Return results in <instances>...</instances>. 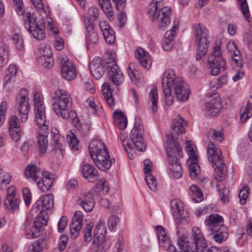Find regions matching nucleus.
Masks as SVG:
<instances>
[{
    "instance_id": "nucleus-1",
    "label": "nucleus",
    "mask_w": 252,
    "mask_h": 252,
    "mask_svg": "<svg viewBox=\"0 0 252 252\" xmlns=\"http://www.w3.org/2000/svg\"><path fill=\"white\" fill-rule=\"evenodd\" d=\"M107 66L109 82L103 84L101 92L109 106L113 108L115 106V101L112 95L110 85H114L119 89V86L123 84L124 78L121 70L114 59H111L107 62Z\"/></svg>"
},
{
    "instance_id": "nucleus-2",
    "label": "nucleus",
    "mask_w": 252,
    "mask_h": 252,
    "mask_svg": "<svg viewBox=\"0 0 252 252\" xmlns=\"http://www.w3.org/2000/svg\"><path fill=\"white\" fill-rule=\"evenodd\" d=\"M89 151L96 167L102 171L108 170L111 166L112 162H115L114 158H110L108 150L101 141L93 140L89 145Z\"/></svg>"
},
{
    "instance_id": "nucleus-3",
    "label": "nucleus",
    "mask_w": 252,
    "mask_h": 252,
    "mask_svg": "<svg viewBox=\"0 0 252 252\" xmlns=\"http://www.w3.org/2000/svg\"><path fill=\"white\" fill-rule=\"evenodd\" d=\"M171 14L170 7L163 6V0H152L147 11L151 20L161 29H165L170 23Z\"/></svg>"
},
{
    "instance_id": "nucleus-4",
    "label": "nucleus",
    "mask_w": 252,
    "mask_h": 252,
    "mask_svg": "<svg viewBox=\"0 0 252 252\" xmlns=\"http://www.w3.org/2000/svg\"><path fill=\"white\" fill-rule=\"evenodd\" d=\"M208 158L212 167H215L214 176L216 180L221 181L225 178L227 168L222 158L221 150L212 142L207 146Z\"/></svg>"
},
{
    "instance_id": "nucleus-5",
    "label": "nucleus",
    "mask_w": 252,
    "mask_h": 252,
    "mask_svg": "<svg viewBox=\"0 0 252 252\" xmlns=\"http://www.w3.org/2000/svg\"><path fill=\"white\" fill-rule=\"evenodd\" d=\"M165 147L170 171L174 177L179 178L182 175V167L178 160L182 157V148L174 139L168 141Z\"/></svg>"
},
{
    "instance_id": "nucleus-6",
    "label": "nucleus",
    "mask_w": 252,
    "mask_h": 252,
    "mask_svg": "<svg viewBox=\"0 0 252 252\" xmlns=\"http://www.w3.org/2000/svg\"><path fill=\"white\" fill-rule=\"evenodd\" d=\"M208 62L212 75L219 74L221 69H225L226 62L222 56L220 41L214 43L212 55L208 58Z\"/></svg>"
},
{
    "instance_id": "nucleus-7",
    "label": "nucleus",
    "mask_w": 252,
    "mask_h": 252,
    "mask_svg": "<svg viewBox=\"0 0 252 252\" xmlns=\"http://www.w3.org/2000/svg\"><path fill=\"white\" fill-rule=\"evenodd\" d=\"M195 38L197 42L196 59L199 61L205 57L208 51V31L205 27L199 24L195 26Z\"/></svg>"
},
{
    "instance_id": "nucleus-8",
    "label": "nucleus",
    "mask_w": 252,
    "mask_h": 252,
    "mask_svg": "<svg viewBox=\"0 0 252 252\" xmlns=\"http://www.w3.org/2000/svg\"><path fill=\"white\" fill-rule=\"evenodd\" d=\"M15 107L19 112L20 117V122L25 123L28 119V115L30 111L27 90L25 89L20 90L16 98Z\"/></svg>"
},
{
    "instance_id": "nucleus-9",
    "label": "nucleus",
    "mask_w": 252,
    "mask_h": 252,
    "mask_svg": "<svg viewBox=\"0 0 252 252\" xmlns=\"http://www.w3.org/2000/svg\"><path fill=\"white\" fill-rule=\"evenodd\" d=\"M53 206V196L52 194H49L41 196L34 204L32 210H35L38 213L37 216H39V218H44L42 223L46 225L47 224L46 220L47 213L46 211L52 209Z\"/></svg>"
},
{
    "instance_id": "nucleus-10",
    "label": "nucleus",
    "mask_w": 252,
    "mask_h": 252,
    "mask_svg": "<svg viewBox=\"0 0 252 252\" xmlns=\"http://www.w3.org/2000/svg\"><path fill=\"white\" fill-rule=\"evenodd\" d=\"M99 186V187L92 189L89 192L84 195L82 199L81 198L78 200V203L80 204L86 212H91L93 210L94 207L93 196L98 195L97 192L99 189H102L105 192H108L109 189L106 185V182L105 180H101V184H100Z\"/></svg>"
},
{
    "instance_id": "nucleus-11",
    "label": "nucleus",
    "mask_w": 252,
    "mask_h": 252,
    "mask_svg": "<svg viewBox=\"0 0 252 252\" xmlns=\"http://www.w3.org/2000/svg\"><path fill=\"white\" fill-rule=\"evenodd\" d=\"M33 101L34 105L35 122L38 126H41L44 130L47 129V125L43 97L39 93H36L33 95Z\"/></svg>"
},
{
    "instance_id": "nucleus-12",
    "label": "nucleus",
    "mask_w": 252,
    "mask_h": 252,
    "mask_svg": "<svg viewBox=\"0 0 252 252\" xmlns=\"http://www.w3.org/2000/svg\"><path fill=\"white\" fill-rule=\"evenodd\" d=\"M173 76L170 77L168 75L169 78H172L169 79V81L171 82V87L175 92L176 98L179 101H187L190 93V90L184 85L182 79L176 77L174 70Z\"/></svg>"
},
{
    "instance_id": "nucleus-13",
    "label": "nucleus",
    "mask_w": 252,
    "mask_h": 252,
    "mask_svg": "<svg viewBox=\"0 0 252 252\" xmlns=\"http://www.w3.org/2000/svg\"><path fill=\"white\" fill-rule=\"evenodd\" d=\"M53 108L55 113L60 117L67 121L75 120L77 118L76 113L72 110H69V100H55L53 104Z\"/></svg>"
},
{
    "instance_id": "nucleus-14",
    "label": "nucleus",
    "mask_w": 252,
    "mask_h": 252,
    "mask_svg": "<svg viewBox=\"0 0 252 252\" xmlns=\"http://www.w3.org/2000/svg\"><path fill=\"white\" fill-rule=\"evenodd\" d=\"M171 207L176 223L178 225L188 223V214L187 211L184 209L183 203L179 200L173 199L171 201Z\"/></svg>"
},
{
    "instance_id": "nucleus-15",
    "label": "nucleus",
    "mask_w": 252,
    "mask_h": 252,
    "mask_svg": "<svg viewBox=\"0 0 252 252\" xmlns=\"http://www.w3.org/2000/svg\"><path fill=\"white\" fill-rule=\"evenodd\" d=\"M192 232L197 252H220V251L215 247L207 248L205 239L198 227H193Z\"/></svg>"
},
{
    "instance_id": "nucleus-16",
    "label": "nucleus",
    "mask_w": 252,
    "mask_h": 252,
    "mask_svg": "<svg viewBox=\"0 0 252 252\" xmlns=\"http://www.w3.org/2000/svg\"><path fill=\"white\" fill-rule=\"evenodd\" d=\"M169 76H173V69H168L166 70L163 74L162 79V88L163 93L164 95V99L166 105L170 106L173 102V96L171 94L172 89L171 87V83L169 81Z\"/></svg>"
},
{
    "instance_id": "nucleus-17",
    "label": "nucleus",
    "mask_w": 252,
    "mask_h": 252,
    "mask_svg": "<svg viewBox=\"0 0 252 252\" xmlns=\"http://www.w3.org/2000/svg\"><path fill=\"white\" fill-rule=\"evenodd\" d=\"M61 74L65 79L70 81L76 76V68L72 61L66 57L63 58L61 60Z\"/></svg>"
},
{
    "instance_id": "nucleus-18",
    "label": "nucleus",
    "mask_w": 252,
    "mask_h": 252,
    "mask_svg": "<svg viewBox=\"0 0 252 252\" xmlns=\"http://www.w3.org/2000/svg\"><path fill=\"white\" fill-rule=\"evenodd\" d=\"M144 172L145 174V180L149 189L154 192L158 190L157 181L151 171L154 169L152 162L149 159L144 160Z\"/></svg>"
},
{
    "instance_id": "nucleus-19",
    "label": "nucleus",
    "mask_w": 252,
    "mask_h": 252,
    "mask_svg": "<svg viewBox=\"0 0 252 252\" xmlns=\"http://www.w3.org/2000/svg\"><path fill=\"white\" fill-rule=\"evenodd\" d=\"M8 129L9 134L12 139L18 141L21 137V127L18 124V118L15 115H11L8 119Z\"/></svg>"
},
{
    "instance_id": "nucleus-20",
    "label": "nucleus",
    "mask_w": 252,
    "mask_h": 252,
    "mask_svg": "<svg viewBox=\"0 0 252 252\" xmlns=\"http://www.w3.org/2000/svg\"><path fill=\"white\" fill-rule=\"evenodd\" d=\"M84 23L87 31L86 34L87 45L96 44L98 42L99 38L97 33L94 28L93 24L87 18L84 19Z\"/></svg>"
},
{
    "instance_id": "nucleus-21",
    "label": "nucleus",
    "mask_w": 252,
    "mask_h": 252,
    "mask_svg": "<svg viewBox=\"0 0 252 252\" xmlns=\"http://www.w3.org/2000/svg\"><path fill=\"white\" fill-rule=\"evenodd\" d=\"M187 122L185 121L183 119L179 116L176 119H174L173 121L172 125V130L171 132V135L170 137L167 139L166 143L169 141H171L172 139H174L179 145V143L177 141V139L175 136V134L177 133L182 134L185 131L184 126L186 125Z\"/></svg>"
},
{
    "instance_id": "nucleus-22",
    "label": "nucleus",
    "mask_w": 252,
    "mask_h": 252,
    "mask_svg": "<svg viewBox=\"0 0 252 252\" xmlns=\"http://www.w3.org/2000/svg\"><path fill=\"white\" fill-rule=\"evenodd\" d=\"M106 234V229L104 226L101 224H99L95 226L93 239V244L96 247H101L104 246L106 242H110L109 240L105 239Z\"/></svg>"
},
{
    "instance_id": "nucleus-23",
    "label": "nucleus",
    "mask_w": 252,
    "mask_h": 252,
    "mask_svg": "<svg viewBox=\"0 0 252 252\" xmlns=\"http://www.w3.org/2000/svg\"><path fill=\"white\" fill-rule=\"evenodd\" d=\"M54 175L47 171H44L41 178L38 179L36 183L38 188L43 192L48 191L54 183Z\"/></svg>"
},
{
    "instance_id": "nucleus-24",
    "label": "nucleus",
    "mask_w": 252,
    "mask_h": 252,
    "mask_svg": "<svg viewBox=\"0 0 252 252\" xmlns=\"http://www.w3.org/2000/svg\"><path fill=\"white\" fill-rule=\"evenodd\" d=\"M228 54L231 56L233 63L237 67H242L243 65L241 52L238 50L236 43L233 41L228 42L226 45Z\"/></svg>"
},
{
    "instance_id": "nucleus-25",
    "label": "nucleus",
    "mask_w": 252,
    "mask_h": 252,
    "mask_svg": "<svg viewBox=\"0 0 252 252\" xmlns=\"http://www.w3.org/2000/svg\"><path fill=\"white\" fill-rule=\"evenodd\" d=\"M205 110L209 115L215 116L218 114L222 108L221 99L219 96H216L205 103Z\"/></svg>"
},
{
    "instance_id": "nucleus-26",
    "label": "nucleus",
    "mask_w": 252,
    "mask_h": 252,
    "mask_svg": "<svg viewBox=\"0 0 252 252\" xmlns=\"http://www.w3.org/2000/svg\"><path fill=\"white\" fill-rule=\"evenodd\" d=\"M81 171L83 177L90 182H94L98 178L97 170L91 164L87 163L82 164Z\"/></svg>"
},
{
    "instance_id": "nucleus-27",
    "label": "nucleus",
    "mask_w": 252,
    "mask_h": 252,
    "mask_svg": "<svg viewBox=\"0 0 252 252\" xmlns=\"http://www.w3.org/2000/svg\"><path fill=\"white\" fill-rule=\"evenodd\" d=\"M90 70L96 79H99L104 74V70L100 58L95 57L90 63Z\"/></svg>"
},
{
    "instance_id": "nucleus-28",
    "label": "nucleus",
    "mask_w": 252,
    "mask_h": 252,
    "mask_svg": "<svg viewBox=\"0 0 252 252\" xmlns=\"http://www.w3.org/2000/svg\"><path fill=\"white\" fill-rule=\"evenodd\" d=\"M223 221V219L220 215L217 214L210 215L205 220L207 232H212L213 230L218 229L221 227V226H224L221 224V222H222Z\"/></svg>"
},
{
    "instance_id": "nucleus-29",
    "label": "nucleus",
    "mask_w": 252,
    "mask_h": 252,
    "mask_svg": "<svg viewBox=\"0 0 252 252\" xmlns=\"http://www.w3.org/2000/svg\"><path fill=\"white\" fill-rule=\"evenodd\" d=\"M44 171L35 165L30 164L25 169V176L26 178L31 182H35L38 179L41 178Z\"/></svg>"
},
{
    "instance_id": "nucleus-30",
    "label": "nucleus",
    "mask_w": 252,
    "mask_h": 252,
    "mask_svg": "<svg viewBox=\"0 0 252 252\" xmlns=\"http://www.w3.org/2000/svg\"><path fill=\"white\" fill-rule=\"evenodd\" d=\"M40 128V132L38 133L37 145L40 152V156L43 155L46 152L48 146V131L47 129L43 130L41 126H38Z\"/></svg>"
},
{
    "instance_id": "nucleus-31",
    "label": "nucleus",
    "mask_w": 252,
    "mask_h": 252,
    "mask_svg": "<svg viewBox=\"0 0 252 252\" xmlns=\"http://www.w3.org/2000/svg\"><path fill=\"white\" fill-rule=\"evenodd\" d=\"M37 220L34 222L30 227L29 231H28V230L27 231L26 234L27 237L35 238L38 237L40 235L43 228L42 224L45 225L44 223H42L44 218H39V216H37Z\"/></svg>"
},
{
    "instance_id": "nucleus-32",
    "label": "nucleus",
    "mask_w": 252,
    "mask_h": 252,
    "mask_svg": "<svg viewBox=\"0 0 252 252\" xmlns=\"http://www.w3.org/2000/svg\"><path fill=\"white\" fill-rule=\"evenodd\" d=\"M135 55L143 67L146 69H149L151 67L152 62L148 52L143 48L139 47L135 51Z\"/></svg>"
},
{
    "instance_id": "nucleus-33",
    "label": "nucleus",
    "mask_w": 252,
    "mask_h": 252,
    "mask_svg": "<svg viewBox=\"0 0 252 252\" xmlns=\"http://www.w3.org/2000/svg\"><path fill=\"white\" fill-rule=\"evenodd\" d=\"M178 24H174L171 30L167 31L165 34V37L162 47L164 50L169 51L174 44V38L176 34V31L178 29Z\"/></svg>"
},
{
    "instance_id": "nucleus-34",
    "label": "nucleus",
    "mask_w": 252,
    "mask_h": 252,
    "mask_svg": "<svg viewBox=\"0 0 252 252\" xmlns=\"http://www.w3.org/2000/svg\"><path fill=\"white\" fill-rule=\"evenodd\" d=\"M208 234L213 236L215 241L221 244L228 237L227 228L225 226H221L218 229H215L212 232H208Z\"/></svg>"
},
{
    "instance_id": "nucleus-35",
    "label": "nucleus",
    "mask_w": 252,
    "mask_h": 252,
    "mask_svg": "<svg viewBox=\"0 0 252 252\" xmlns=\"http://www.w3.org/2000/svg\"><path fill=\"white\" fill-rule=\"evenodd\" d=\"M53 130L51 131V135L53 137L52 146L55 154L59 157L63 155V148L62 142L63 141V138L59 134L58 131H57L56 132Z\"/></svg>"
},
{
    "instance_id": "nucleus-36",
    "label": "nucleus",
    "mask_w": 252,
    "mask_h": 252,
    "mask_svg": "<svg viewBox=\"0 0 252 252\" xmlns=\"http://www.w3.org/2000/svg\"><path fill=\"white\" fill-rule=\"evenodd\" d=\"M157 233L159 245L162 247L165 250H167L170 246H174L171 244L166 234L164 228L161 226L157 227Z\"/></svg>"
},
{
    "instance_id": "nucleus-37",
    "label": "nucleus",
    "mask_w": 252,
    "mask_h": 252,
    "mask_svg": "<svg viewBox=\"0 0 252 252\" xmlns=\"http://www.w3.org/2000/svg\"><path fill=\"white\" fill-rule=\"evenodd\" d=\"M240 112V121L244 123L252 116V96H251L247 98L246 104L242 107Z\"/></svg>"
},
{
    "instance_id": "nucleus-38",
    "label": "nucleus",
    "mask_w": 252,
    "mask_h": 252,
    "mask_svg": "<svg viewBox=\"0 0 252 252\" xmlns=\"http://www.w3.org/2000/svg\"><path fill=\"white\" fill-rule=\"evenodd\" d=\"M113 119L115 124L121 129H125L127 126V121L126 115L124 113L117 110L113 114Z\"/></svg>"
},
{
    "instance_id": "nucleus-39",
    "label": "nucleus",
    "mask_w": 252,
    "mask_h": 252,
    "mask_svg": "<svg viewBox=\"0 0 252 252\" xmlns=\"http://www.w3.org/2000/svg\"><path fill=\"white\" fill-rule=\"evenodd\" d=\"M144 133L143 125L140 123L136 122L135 124V126L131 130L130 133V138L131 141L143 139V136Z\"/></svg>"
},
{
    "instance_id": "nucleus-40",
    "label": "nucleus",
    "mask_w": 252,
    "mask_h": 252,
    "mask_svg": "<svg viewBox=\"0 0 252 252\" xmlns=\"http://www.w3.org/2000/svg\"><path fill=\"white\" fill-rule=\"evenodd\" d=\"M28 31L37 40H41L45 37V30L38 24L28 28Z\"/></svg>"
},
{
    "instance_id": "nucleus-41",
    "label": "nucleus",
    "mask_w": 252,
    "mask_h": 252,
    "mask_svg": "<svg viewBox=\"0 0 252 252\" xmlns=\"http://www.w3.org/2000/svg\"><path fill=\"white\" fill-rule=\"evenodd\" d=\"M178 244L180 252H178L175 246H170L169 249L166 250L167 252H193V250L189 246V243H187L182 238L178 240Z\"/></svg>"
},
{
    "instance_id": "nucleus-42",
    "label": "nucleus",
    "mask_w": 252,
    "mask_h": 252,
    "mask_svg": "<svg viewBox=\"0 0 252 252\" xmlns=\"http://www.w3.org/2000/svg\"><path fill=\"white\" fill-rule=\"evenodd\" d=\"M127 73L131 81L134 84L138 85L139 72L137 64L133 63H129L127 68Z\"/></svg>"
},
{
    "instance_id": "nucleus-43",
    "label": "nucleus",
    "mask_w": 252,
    "mask_h": 252,
    "mask_svg": "<svg viewBox=\"0 0 252 252\" xmlns=\"http://www.w3.org/2000/svg\"><path fill=\"white\" fill-rule=\"evenodd\" d=\"M198 159H188L187 164L189 166V175L192 179H195L200 172V167L197 164Z\"/></svg>"
},
{
    "instance_id": "nucleus-44",
    "label": "nucleus",
    "mask_w": 252,
    "mask_h": 252,
    "mask_svg": "<svg viewBox=\"0 0 252 252\" xmlns=\"http://www.w3.org/2000/svg\"><path fill=\"white\" fill-rule=\"evenodd\" d=\"M158 98L157 89L156 88L152 89L149 94V103H152L151 107L154 113L157 111Z\"/></svg>"
},
{
    "instance_id": "nucleus-45",
    "label": "nucleus",
    "mask_w": 252,
    "mask_h": 252,
    "mask_svg": "<svg viewBox=\"0 0 252 252\" xmlns=\"http://www.w3.org/2000/svg\"><path fill=\"white\" fill-rule=\"evenodd\" d=\"M9 59V51L7 46L0 43V65L1 66L6 64Z\"/></svg>"
},
{
    "instance_id": "nucleus-46",
    "label": "nucleus",
    "mask_w": 252,
    "mask_h": 252,
    "mask_svg": "<svg viewBox=\"0 0 252 252\" xmlns=\"http://www.w3.org/2000/svg\"><path fill=\"white\" fill-rule=\"evenodd\" d=\"M45 246L44 241L39 239L29 245L27 252H42Z\"/></svg>"
},
{
    "instance_id": "nucleus-47",
    "label": "nucleus",
    "mask_w": 252,
    "mask_h": 252,
    "mask_svg": "<svg viewBox=\"0 0 252 252\" xmlns=\"http://www.w3.org/2000/svg\"><path fill=\"white\" fill-rule=\"evenodd\" d=\"M191 191V197L194 202H200L203 200V196L200 189L195 185H192L190 188Z\"/></svg>"
},
{
    "instance_id": "nucleus-48",
    "label": "nucleus",
    "mask_w": 252,
    "mask_h": 252,
    "mask_svg": "<svg viewBox=\"0 0 252 252\" xmlns=\"http://www.w3.org/2000/svg\"><path fill=\"white\" fill-rule=\"evenodd\" d=\"M66 136L70 148L73 150H77L79 147V141L76 136L72 130H70L67 133Z\"/></svg>"
},
{
    "instance_id": "nucleus-49",
    "label": "nucleus",
    "mask_w": 252,
    "mask_h": 252,
    "mask_svg": "<svg viewBox=\"0 0 252 252\" xmlns=\"http://www.w3.org/2000/svg\"><path fill=\"white\" fill-rule=\"evenodd\" d=\"M46 52L48 54L45 55V53L43 55V59L44 63L43 65L45 67L51 68L53 65L54 60L52 57L53 53L50 48H47L44 50V53Z\"/></svg>"
},
{
    "instance_id": "nucleus-50",
    "label": "nucleus",
    "mask_w": 252,
    "mask_h": 252,
    "mask_svg": "<svg viewBox=\"0 0 252 252\" xmlns=\"http://www.w3.org/2000/svg\"><path fill=\"white\" fill-rule=\"evenodd\" d=\"M10 174L0 169V189H2L4 186L8 184L11 181Z\"/></svg>"
},
{
    "instance_id": "nucleus-51",
    "label": "nucleus",
    "mask_w": 252,
    "mask_h": 252,
    "mask_svg": "<svg viewBox=\"0 0 252 252\" xmlns=\"http://www.w3.org/2000/svg\"><path fill=\"white\" fill-rule=\"evenodd\" d=\"M70 95L64 90L58 89L55 93L54 99L55 100L65 101L69 100Z\"/></svg>"
},
{
    "instance_id": "nucleus-52",
    "label": "nucleus",
    "mask_w": 252,
    "mask_h": 252,
    "mask_svg": "<svg viewBox=\"0 0 252 252\" xmlns=\"http://www.w3.org/2000/svg\"><path fill=\"white\" fill-rule=\"evenodd\" d=\"M239 7L244 16L248 20L250 17V11L246 0H237Z\"/></svg>"
},
{
    "instance_id": "nucleus-53",
    "label": "nucleus",
    "mask_w": 252,
    "mask_h": 252,
    "mask_svg": "<svg viewBox=\"0 0 252 252\" xmlns=\"http://www.w3.org/2000/svg\"><path fill=\"white\" fill-rule=\"evenodd\" d=\"M20 199L18 197L9 198L5 200V205H9L11 210L16 211L19 209Z\"/></svg>"
},
{
    "instance_id": "nucleus-54",
    "label": "nucleus",
    "mask_w": 252,
    "mask_h": 252,
    "mask_svg": "<svg viewBox=\"0 0 252 252\" xmlns=\"http://www.w3.org/2000/svg\"><path fill=\"white\" fill-rule=\"evenodd\" d=\"M84 105L90 113L95 114L97 112V106L94 103L93 98L90 97L86 99L84 102Z\"/></svg>"
},
{
    "instance_id": "nucleus-55",
    "label": "nucleus",
    "mask_w": 252,
    "mask_h": 252,
    "mask_svg": "<svg viewBox=\"0 0 252 252\" xmlns=\"http://www.w3.org/2000/svg\"><path fill=\"white\" fill-rule=\"evenodd\" d=\"M186 143L187 147L186 148V150L189 156L188 159H197V156L196 155L193 150L192 141L190 140L188 141Z\"/></svg>"
},
{
    "instance_id": "nucleus-56",
    "label": "nucleus",
    "mask_w": 252,
    "mask_h": 252,
    "mask_svg": "<svg viewBox=\"0 0 252 252\" xmlns=\"http://www.w3.org/2000/svg\"><path fill=\"white\" fill-rule=\"evenodd\" d=\"M219 192L220 195V200L222 203H228L229 202V189L227 188L224 187L220 189H219Z\"/></svg>"
},
{
    "instance_id": "nucleus-57",
    "label": "nucleus",
    "mask_w": 252,
    "mask_h": 252,
    "mask_svg": "<svg viewBox=\"0 0 252 252\" xmlns=\"http://www.w3.org/2000/svg\"><path fill=\"white\" fill-rule=\"evenodd\" d=\"M249 193V188L247 187H244L241 189L239 194V198L241 205H244L246 203Z\"/></svg>"
},
{
    "instance_id": "nucleus-58",
    "label": "nucleus",
    "mask_w": 252,
    "mask_h": 252,
    "mask_svg": "<svg viewBox=\"0 0 252 252\" xmlns=\"http://www.w3.org/2000/svg\"><path fill=\"white\" fill-rule=\"evenodd\" d=\"M82 227L80 225L74 224V223H70V236L73 239H76L80 233V231Z\"/></svg>"
},
{
    "instance_id": "nucleus-59",
    "label": "nucleus",
    "mask_w": 252,
    "mask_h": 252,
    "mask_svg": "<svg viewBox=\"0 0 252 252\" xmlns=\"http://www.w3.org/2000/svg\"><path fill=\"white\" fill-rule=\"evenodd\" d=\"M83 219V215L82 212L80 211H77L74 214L71 223H74V224H75L82 227Z\"/></svg>"
},
{
    "instance_id": "nucleus-60",
    "label": "nucleus",
    "mask_w": 252,
    "mask_h": 252,
    "mask_svg": "<svg viewBox=\"0 0 252 252\" xmlns=\"http://www.w3.org/2000/svg\"><path fill=\"white\" fill-rule=\"evenodd\" d=\"M7 108V102L6 101H2L0 104V126L3 125L5 120Z\"/></svg>"
},
{
    "instance_id": "nucleus-61",
    "label": "nucleus",
    "mask_w": 252,
    "mask_h": 252,
    "mask_svg": "<svg viewBox=\"0 0 252 252\" xmlns=\"http://www.w3.org/2000/svg\"><path fill=\"white\" fill-rule=\"evenodd\" d=\"M94 226L92 222L88 223L84 230V240L86 242H90L92 239V228Z\"/></svg>"
},
{
    "instance_id": "nucleus-62",
    "label": "nucleus",
    "mask_w": 252,
    "mask_h": 252,
    "mask_svg": "<svg viewBox=\"0 0 252 252\" xmlns=\"http://www.w3.org/2000/svg\"><path fill=\"white\" fill-rule=\"evenodd\" d=\"M119 221V218L115 215H112L108 220V226L110 230H114Z\"/></svg>"
},
{
    "instance_id": "nucleus-63",
    "label": "nucleus",
    "mask_w": 252,
    "mask_h": 252,
    "mask_svg": "<svg viewBox=\"0 0 252 252\" xmlns=\"http://www.w3.org/2000/svg\"><path fill=\"white\" fill-rule=\"evenodd\" d=\"M13 40L14 42V44L17 49H18V50H21L23 48V40L21 34H14L13 36Z\"/></svg>"
},
{
    "instance_id": "nucleus-64",
    "label": "nucleus",
    "mask_w": 252,
    "mask_h": 252,
    "mask_svg": "<svg viewBox=\"0 0 252 252\" xmlns=\"http://www.w3.org/2000/svg\"><path fill=\"white\" fill-rule=\"evenodd\" d=\"M43 12L45 14V19H43L42 21L40 23V27L43 28L45 30V28L47 27L48 29H49L50 31H52V23L53 22L52 20L48 16V15L45 12L44 10Z\"/></svg>"
}]
</instances>
